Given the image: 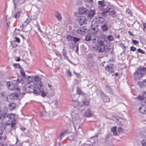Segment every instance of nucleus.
<instances>
[{"label": "nucleus", "instance_id": "9b49d317", "mask_svg": "<svg viewBox=\"0 0 146 146\" xmlns=\"http://www.w3.org/2000/svg\"><path fill=\"white\" fill-rule=\"evenodd\" d=\"M66 39L68 41H73L75 43H76L80 40V38H78L74 37L71 35H68L66 37Z\"/></svg>", "mask_w": 146, "mask_h": 146}, {"label": "nucleus", "instance_id": "13d9d810", "mask_svg": "<svg viewBox=\"0 0 146 146\" xmlns=\"http://www.w3.org/2000/svg\"><path fill=\"white\" fill-rule=\"evenodd\" d=\"M126 11L129 14H130V15L132 14V13L129 9H127L126 10Z\"/></svg>", "mask_w": 146, "mask_h": 146}, {"label": "nucleus", "instance_id": "603ef678", "mask_svg": "<svg viewBox=\"0 0 146 146\" xmlns=\"http://www.w3.org/2000/svg\"><path fill=\"white\" fill-rule=\"evenodd\" d=\"M137 51L139 52H140L142 54H144L145 53V52L143 50L141 49L140 48H139L137 49Z\"/></svg>", "mask_w": 146, "mask_h": 146}, {"label": "nucleus", "instance_id": "1a4fd4ad", "mask_svg": "<svg viewBox=\"0 0 146 146\" xmlns=\"http://www.w3.org/2000/svg\"><path fill=\"white\" fill-rule=\"evenodd\" d=\"M72 101L73 102V104L74 107H77L78 110L82 112L84 110V108L83 107L84 105L83 104L79 105V102L76 100L72 99Z\"/></svg>", "mask_w": 146, "mask_h": 146}, {"label": "nucleus", "instance_id": "aec40b11", "mask_svg": "<svg viewBox=\"0 0 146 146\" xmlns=\"http://www.w3.org/2000/svg\"><path fill=\"white\" fill-rule=\"evenodd\" d=\"M111 65H108L105 67L106 70L110 72H113V68L110 66Z\"/></svg>", "mask_w": 146, "mask_h": 146}, {"label": "nucleus", "instance_id": "393cba45", "mask_svg": "<svg viewBox=\"0 0 146 146\" xmlns=\"http://www.w3.org/2000/svg\"><path fill=\"white\" fill-rule=\"evenodd\" d=\"M76 92L78 94L82 95H84L85 94L78 87L77 88Z\"/></svg>", "mask_w": 146, "mask_h": 146}, {"label": "nucleus", "instance_id": "5701e85b", "mask_svg": "<svg viewBox=\"0 0 146 146\" xmlns=\"http://www.w3.org/2000/svg\"><path fill=\"white\" fill-rule=\"evenodd\" d=\"M16 104L15 103H11L9 105V109L11 110L15 109L16 108Z\"/></svg>", "mask_w": 146, "mask_h": 146}, {"label": "nucleus", "instance_id": "a19ab883", "mask_svg": "<svg viewBox=\"0 0 146 146\" xmlns=\"http://www.w3.org/2000/svg\"><path fill=\"white\" fill-rule=\"evenodd\" d=\"M84 104L86 105H88L89 103V101L88 99H85L84 101Z\"/></svg>", "mask_w": 146, "mask_h": 146}, {"label": "nucleus", "instance_id": "9d476101", "mask_svg": "<svg viewBox=\"0 0 146 146\" xmlns=\"http://www.w3.org/2000/svg\"><path fill=\"white\" fill-rule=\"evenodd\" d=\"M33 80L31 81H30L29 82H28L26 86V92L28 93H31L33 91V89H32V87H33L32 85Z\"/></svg>", "mask_w": 146, "mask_h": 146}, {"label": "nucleus", "instance_id": "bb28decb", "mask_svg": "<svg viewBox=\"0 0 146 146\" xmlns=\"http://www.w3.org/2000/svg\"><path fill=\"white\" fill-rule=\"evenodd\" d=\"M76 43L74 42H70L69 43V47L71 49H73L76 46Z\"/></svg>", "mask_w": 146, "mask_h": 146}, {"label": "nucleus", "instance_id": "c03bdc74", "mask_svg": "<svg viewBox=\"0 0 146 146\" xmlns=\"http://www.w3.org/2000/svg\"><path fill=\"white\" fill-rule=\"evenodd\" d=\"M108 39L110 41H112L113 40V36L111 35L108 36L107 37Z\"/></svg>", "mask_w": 146, "mask_h": 146}, {"label": "nucleus", "instance_id": "3c124183", "mask_svg": "<svg viewBox=\"0 0 146 146\" xmlns=\"http://www.w3.org/2000/svg\"><path fill=\"white\" fill-rule=\"evenodd\" d=\"M136 50V48L135 47L131 46L130 47V50L133 51H135Z\"/></svg>", "mask_w": 146, "mask_h": 146}, {"label": "nucleus", "instance_id": "774afa93", "mask_svg": "<svg viewBox=\"0 0 146 146\" xmlns=\"http://www.w3.org/2000/svg\"><path fill=\"white\" fill-rule=\"evenodd\" d=\"M113 134L114 135L117 136V132L116 130L113 132Z\"/></svg>", "mask_w": 146, "mask_h": 146}, {"label": "nucleus", "instance_id": "c756f323", "mask_svg": "<svg viewBox=\"0 0 146 146\" xmlns=\"http://www.w3.org/2000/svg\"><path fill=\"white\" fill-rule=\"evenodd\" d=\"M56 17L59 21H60L62 19L61 14L58 12H56L55 15Z\"/></svg>", "mask_w": 146, "mask_h": 146}, {"label": "nucleus", "instance_id": "0e129e2a", "mask_svg": "<svg viewBox=\"0 0 146 146\" xmlns=\"http://www.w3.org/2000/svg\"><path fill=\"white\" fill-rule=\"evenodd\" d=\"M143 23V31H145V29L146 28V24L145 23Z\"/></svg>", "mask_w": 146, "mask_h": 146}, {"label": "nucleus", "instance_id": "7c9ffc66", "mask_svg": "<svg viewBox=\"0 0 146 146\" xmlns=\"http://www.w3.org/2000/svg\"><path fill=\"white\" fill-rule=\"evenodd\" d=\"M30 19L28 18L27 20L25 21L24 23L22 24V27H24L26 26L30 22Z\"/></svg>", "mask_w": 146, "mask_h": 146}, {"label": "nucleus", "instance_id": "0eeeda50", "mask_svg": "<svg viewBox=\"0 0 146 146\" xmlns=\"http://www.w3.org/2000/svg\"><path fill=\"white\" fill-rule=\"evenodd\" d=\"M20 93V90H18V91H16L15 93L11 94L8 96L6 97L7 101L9 102V101H10V100H9V99L14 100H17L19 97Z\"/></svg>", "mask_w": 146, "mask_h": 146}, {"label": "nucleus", "instance_id": "ddd939ff", "mask_svg": "<svg viewBox=\"0 0 146 146\" xmlns=\"http://www.w3.org/2000/svg\"><path fill=\"white\" fill-rule=\"evenodd\" d=\"M143 96H139L137 97V98L140 100L143 101L146 104V92H143Z\"/></svg>", "mask_w": 146, "mask_h": 146}, {"label": "nucleus", "instance_id": "a211bd4d", "mask_svg": "<svg viewBox=\"0 0 146 146\" xmlns=\"http://www.w3.org/2000/svg\"><path fill=\"white\" fill-rule=\"evenodd\" d=\"M98 4L100 5L99 6V8L100 9L102 10L103 11L104 9H106L105 8H103V7H104L105 6L104 1L103 0L102 1H98Z\"/></svg>", "mask_w": 146, "mask_h": 146}, {"label": "nucleus", "instance_id": "a18cd8bd", "mask_svg": "<svg viewBox=\"0 0 146 146\" xmlns=\"http://www.w3.org/2000/svg\"><path fill=\"white\" fill-rule=\"evenodd\" d=\"M21 146H30V144L29 143L24 142L22 143Z\"/></svg>", "mask_w": 146, "mask_h": 146}, {"label": "nucleus", "instance_id": "6e6552de", "mask_svg": "<svg viewBox=\"0 0 146 146\" xmlns=\"http://www.w3.org/2000/svg\"><path fill=\"white\" fill-rule=\"evenodd\" d=\"M8 89L10 90H14L16 92L20 90V89L18 88L17 84H13L11 82H7L6 83Z\"/></svg>", "mask_w": 146, "mask_h": 146}, {"label": "nucleus", "instance_id": "4d7b16f0", "mask_svg": "<svg viewBox=\"0 0 146 146\" xmlns=\"http://www.w3.org/2000/svg\"><path fill=\"white\" fill-rule=\"evenodd\" d=\"M94 55L92 54H88V57L90 58H94Z\"/></svg>", "mask_w": 146, "mask_h": 146}, {"label": "nucleus", "instance_id": "f03ea898", "mask_svg": "<svg viewBox=\"0 0 146 146\" xmlns=\"http://www.w3.org/2000/svg\"><path fill=\"white\" fill-rule=\"evenodd\" d=\"M33 79L34 81L33 82L34 90L33 92L35 95H38L40 94L41 92L40 88L43 85V84L41 82L39 78L36 76H35Z\"/></svg>", "mask_w": 146, "mask_h": 146}, {"label": "nucleus", "instance_id": "4c0bfd02", "mask_svg": "<svg viewBox=\"0 0 146 146\" xmlns=\"http://www.w3.org/2000/svg\"><path fill=\"white\" fill-rule=\"evenodd\" d=\"M20 73L21 75L24 78L26 77V76L25 74V73L24 72V70L22 69H20Z\"/></svg>", "mask_w": 146, "mask_h": 146}, {"label": "nucleus", "instance_id": "20e7f679", "mask_svg": "<svg viewBox=\"0 0 146 146\" xmlns=\"http://www.w3.org/2000/svg\"><path fill=\"white\" fill-rule=\"evenodd\" d=\"M5 120L7 121L6 124L7 125L11 124V128L15 127L16 124V120L15 119V115L13 114H10L8 115L7 116L4 117Z\"/></svg>", "mask_w": 146, "mask_h": 146}, {"label": "nucleus", "instance_id": "e2e57ef3", "mask_svg": "<svg viewBox=\"0 0 146 146\" xmlns=\"http://www.w3.org/2000/svg\"><path fill=\"white\" fill-rule=\"evenodd\" d=\"M142 85H144V86L146 87V79L144 80L142 82Z\"/></svg>", "mask_w": 146, "mask_h": 146}, {"label": "nucleus", "instance_id": "ea45409f", "mask_svg": "<svg viewBox=\"0 0 146 146\" xmlns=\"http://www.w3.org/2000/svg\"><path fill=\"white\" fill-rule=\"evenodd\" d=\"M111 135L109 134L108 135H107L106 136V137L105 138V140L107 141H109V139L111 138Z\"/></svg>", "mask_w": 146, "mask_h": 146}, {"label": "nucleus", "instance_id": "338daca9", "mask_svg": "<svg viewBox=\"0 0 146 146\" xmlns=\"http://www.w3.org/2000/svg\"><path fill=\"white\" fill-rule=\"evenodd\" d=\"M118 131L119 132H121L122 131L123 129L121 127H119L118 129Z\"/></svg>", "mask_w": 146, "mask_h": 146}, {"label": "nucleus", "instance_id": "f3484780", "mask_svg": "<svg viewBox=\"0 0 146 146\" xmlns=\"http://www.w3.org/2000/svg\"><path fill=\"white\" fill-rule=\"evenodd\" d=\"M88 12V10L83 7H81L79 9V13L80 14H86Z\"/></svg>", "mask_w": 146, "mask_h": 146}, {"label": "nucleus", "instance_id": "4468645a", "mask_svg": "<svg viewBox=\"0 0 146 146\" xmlns=\"http://www.w3.org/2000/svg\"><path fill=\"white\" fill-rule=\"evenodd\" d=\"M87 14V16L90 19H92L95 14V12L94 10H91L89 11H88Z\"/></svg>", "mask_w": 146, "mask_h": 146}, {"label": "nucleus", "instance_id": "2eb2a0df", "mask_svg": "<svg viewBox=\"0 0 146 146\" xmlns=\"http://www.w3.org/2000/svg\"><path fill=\"white\" fill-rule=\"evenodd\" d=\"M86 30H87V28L86 27H83L78 29L77 30V32L79 34H83L85 33Z\"/></svg>", "mask_w": 146, "mask_h": 146}, {"label": "nucleus", "instance_id": "cd10ccee", "mask_svg": "<svg viewBox=\"0 0 146 146\" xmlns=\"http://www.w3.org/2000/svg\"><path fill=\"white\" fill-rule=\"evenodd\" d=\"M96 21L99 23H102L104 21V19L102 17H99L96 19Z\"/></svg>", "mask_w": 146, "mask_h": 146}, {"label": "nucleus", "instance_id": "69168bd1", "mask_svg": "<svg viewBox=\"0 0 146 146\" xmlns=\"http://www.w3.org/2000/svg\"><path fill=\"white\" fill-rule=\"evenodd\" d=\"M90 143H85L82 145V146H89Z\"/></svg>", "mask_w": 146, "mask_h": 146}, {"label": "nucleus", "instance_id": "5fc2aeb1", "mask_svg": "<svg viewBox=\"0 0 146 146\" xmlns=\"http://www.w3.org/2000/svg\"><path fill=\"white\" fill-rule=\"evenodd\" d=\"M116 129H117V127L114 126V127H112L111 128V131L113 132L116 131Z\"/></svg>", "mask_w": 146, "mask_h": 146}, {"label": "nucleus", "instance_id": "052dcab7", "mask_svg": "<svg viewBox=\"0 0 146 146\" xmlns=\"http://www.w3.org/2000/svg\"><path fill=\"white\" fill-rule=\"evenodd\" d=\"M67 74L69 76H72V74L71 72L69 70H68L67 72Z\"/></svg>", "mask_w": 146, "mask_h": 146}, {"label": "nucleus", "instance_id": "6ab92c4d", "mask_svg": "<svg viewBox=\"0 0 146 146\" xmlns=\"http://www.w3.org/2000/svg\"><path fill=\"white\" fill-rule=\"evenodd\" d=\"M48 115H49V112H47L44 111H43L41 113L40 116L41 117L45 118L46 119H47V117L48 116Z\"/></svg>", "mask_w": 146, "mask_h": 146}, {"label": "nucleus", "instance_id": "79ce46f5", "mask_svg": "<svg viewBox=\"0 0 146 146\" xmlns=\"http://www.w3.org/2000/svg\"><path fill=\"white\" fill-rule=\"evenodd\" d=\"M96 22L95 21H92L91 23V26H98V24L96 23Z\"/></svg>", "mask_w": 146, "mask_h": 146}, {"label": "nucleus", "instance_id": "dca6fc26", "mask_svg": "<svg viewBox=\"0 0 146 146\" xmlns=\"http://www.w3.org/2000/svg\"><path fill=\"white\" fill-rule=\"evenodd\" d=\"M93 115V112L89 109L88 110L84 113L85 116L87 117H91Z\"/></svg>", "mask_w": 146, "mask_h": 146}, {"label": "nucleus", "instance_id": "4be33fe9", "mask_svg": "<svg viewBox=\"0 0 146 146\" xmlns=\"http://www.w3.org/2000/svg\"><path fill=\"white\" fill-rule=\"evenodd\" d=\"M101 28L104 31H108V25L106 23L104 24L101 26Z\"/></svg>", "mask_w": 146, "mask_h": 146}, {"label": "nucleus", "instance_id": "a878e982", "mask_svg": "<svg viewBox=\"0 0 146 146\" xmlns=\"http://www.w3.org/2000/svg\"><path fill=\"white\" fill-rule=\"evenodd\" d=\"M49 113V115H48V116L47 117V119L49 120L54 119V113L52 112H51Z\"/></svg>", "mask_w": 146, "mask_h": 146}, {"label": "nucleus", "instance_id": "39448f33", "mask_svg": "<svg viewBox=\"0 0 146 146\" xmlns=\"http://www.w3.org/2000/svg\"><path fill=\"white\" fill-rule=\"evenodd\" d=\"M98 42V44L97 46V50L99 52H104V47L108 44L107 41L103 39L100 40Z\"/></svg>", "mask_w": 146, "mask_h": 146}, {"label": "nucleus", "instance_id": "c9c22d12", "mask_svg": "<svg viewBox=\"0 0 146 146\" xmlns=\"http://www.w3.org/2000/svg\"><path fill=\"white\" fill-rule=\"evenodd\" d=\"M121 122L122 123V126H126L127 125V121L123 119H121Z\"/></svg>", "mask_w": 146, "mask_h": 146}, {"label": "nucleus", "instance_id": "c85d7f7f", "mask_svg": "<svg viewBox=\"0 0 146 146\" xmlns=\"http://www.w3.org/2000/svg\"><path fill=\"white\" fill-rule=\"evenodd\" d=\"M67 132V130H66L60 133L59 137L60 140L62 139V137L64 136L65 134Z\"/></svg>", "mask_w": 146, "mask_h": 146}, {"label": "nucleus", "instance_id": "de8ad7c7", "mask_svg": "<svg viewBox=\"0 0 146 146\" xmlns=\"http://www.w3.org/2000/svg\"><path fill=\"white\" fill-rule=\"evenodd\" d=\"M41 96L43 97H45L46 95V93L44 92V91H41Z\"/></svg>", "mask_w": 146, "mask_h": 146}, {"label": "nucleus", "instance_id": "e433bc0d", "mask_svg": "<svg viewBox=\"0 0 146 146\" xmlns=\"http://www.w3.org/2000/svg\"><path fill=\"white\" fill-rule=\"evenodd\" d=\"M91 39V36L89 35H87L86 36L85 40L86 41H90Z\"/></svg>", "mask_w": 146, "mask_h": 146}, {"label": "nucleus", "instance_id": "473e14b6", "mask_svg": "<svg viewBox=\"0 0 146 146\" xmlns=\"http://www.w3.org/2000/svg\"><path fill=\"white\" fill-rule=\"evenodd\" d=\"M62 54L64 56V59H68V57L66 55V51L65 49H63V50Z\"/></svg>", "mask_w": 146, "mask_h": 146}, {"label": "nucleus", "instance_id": "6e6d98bb", "mask_svg": "<svg viewBox=\"0 0 146 146\" xmlns=\"http://www.w3.org/2000/svg\"><path fill=\"white\" fill-rule=\"evenodd\" d=\"M132 42L133 44L136 45L138 44L139 43L137 41L135 40H133Z\"/></svg>", "mask_w": 146, "mask_h": 146}, {"label": "nucleus", "instance_id": "bf43d9fd", "mask_svg": "<svg viewBox=\"0 0 146 146\" xmlns=\"http://www.w3.org/2000/svg\"><path fill=\"white\" fill-rule=\"evenodd\" d=\"M90 4L88 5V4H85L86 7L88 8H90L92 7V5L91 3H90Z\"/></svg>", "mask_w": 146, "mask_h": 146}, {"label": "nucleus", "instance_id": "680f3d73", "mask_svg": "<svg viewBox=\"0 0 146 146\" xmlns=\"http://www.w3.org/2000/svg\"><path fill=\"white\" fill-rule=\"evenodd\" d=\"M76 46L77 47L76 49V53H77L78 50V44L76 43Z\"/></svg>", "mask_w": 146, "mask_h": 146}, {"label": "nucleus", "instance_id": "58836bf2", "mask_svg": "<svg viewBox=\"0 0 146 146\" xmlns=\"http://www.w3.org/2000/svg\"><path fill=\"white\" fill-rule=\"evenodd\" d=\"M21 13V12L20 11L17 12L15 14V18H19L20 16Z\"/></svg>", "mask_w": 146, "mask_h": 146}, {"label": "nucleus", "instance_id": "7ed1b4c3", "mask_svg": "<svg viewBox=\"0 0 146 146\" xmlns=\"http://www.w3.org/2000/svg\"><path fill=\"white\" fill-rule=\"evenodd\" d=\"M146 67H140L138 68L134 73V79L137 80L141 79L145 75Z\"/></svg>", "mask_w": 146, "mask_h": 146}, {"label": "nucleus", "instance_id": "864d4df0", "mask_svg": "<svg viewBox=\"0 0 146 146\" xmlns=\"http://www.w3.org/2000/svg\"><path fill=\"white\" fill-rule=\"evenodd\" d=\"M140 134L142 136H146V132L144 131H141L140 133Z\"/></svg>", "mask_w": 146, "mask_h": 146}, {"label": "nucleus", "instance_id": "f257e3e1", "mask_svg": "<svg viewBox=\"0 0 146 146\" xmlns=\"http://www.w3.org/2000/svg\"><path fill=\"white\" fill-rule=\"evenodd\" d=\"M72 122L76 131V134L79 136V137H81L83 132L82 129L80 128L81 119L78 114H76L74 115V113H72Z\"/></svg>", "mask_w": 146, "mask_h": 146}, {"label": "nucleus", "instance_id": "49530a36", "mask_svg": "<svg viewBox=\"0 0 146 146\" xmlns=\"http://www.w3.org/2000/svg\"><path fill=\"white\" fill-rule=\"evenodd\" d=\"M14 41L15 42H20V39L17 37H14Z\"/></svg>", "mask_w": 146, "mask_h": 146}, {"label": "nucleus", "instance_id": "72a5a7b5", "mask_svg": "<svg viewBox=\"0 0 146 146\" xmlns=\"http://www.w3.org/2000/svg\"><path fill=\"white\" fill-rule=\"evenodd\" d=\"M74 134L73 133H70L68 136V138L70 141H72L74 140Z\"/></svg>", "mask_w": 146, "mask_h": 146}, {"label": "nucleus", "instance_id": "8fccbe9b", "mask_svg": "<svg viewBox=\"0 0 146 146\" xmlns=\"http://www.w3.org/2000/svg\"><path fill=\"white\" fill-rule=\"evenodd\" d=\"M117 124L118 125L122 126V123L121 122V119L118 120L117 121Z\"/></svg>", "mask_w": 146, "mask_h": 146}, {"label": "nucleus", "instance_id": "412c9836", "mask_svg": "<svg viewBox=\"0 0 146 146\" xmlns=\"http://www.w3.org/2000/svg\"><path fill=\"white\" fill-rule=\"evenodd\" d=\"M139 111L142 113H146V107L143 106L139 109Z\"/></svg>", "mask_w": 146, "mask_h": 146}, {"label": "nucleus", "instance_id": "f704fd0d", "mask_svg": "<svg viewBox=\"0 0 146 146\" xmlns=\"http://www.w3.org/2000/svg\"><path fill=\"white\" fill-rule=\"evenodd\" d=\"M111 49L109 47H108L107 45H106L105 47H104V51H105L106 52H110Z\"/></svg>", "mask_w": 146, "mask_h": 146}, {"label": "nucleus", "instance_id": "423d86ee", "mask_svg": "<svg viewBox=\"0 0 146 146\" xmlns=\"http://www.w3.org/2000/svg\"><path fill=\"white\" fill-rule=\"evenodd\" d=\"M108 13H109V15L113 17L114 18L116 17V12L109 7H107L106 9H104V11L102 13V14L103 16L106 17L107 14Z\"/></svg>", "mask_w": 146, "mask_h": 146}, {"label": "nucleus", "instance_id": "b1692460", "mask_svg": "<svg viewBox=\"0 0 146 146\" xmlns=\"http://www.w3.org/2000/svg\"><path fill=\"white\" fill-rule=\"evenodd\" d=\"M102 99L103 102H108L110 100V98L109 97L104 94L102 96Z\"/></svg>", "mask_w": 146, "mask_h": 146}, {"label": "nucleus", "instance_id": "f8f14e48", "mask_svg": "<svg viewBox=\"0 0 146 146\" xmlns=\"http://www.w3.org/2000/svg\"><path fill=\"white\" fill-rule=\"evenodd\" d=\"M77 20L81 25L86 23L87 20L83 16H81L78 17L77 18Z\"/></svg>", "mask_w": 146, "mask_h": 146}, {"label": "nucleus", "instance_id": "37998d69", "mask_svg": "<svg viewBox=\"0 0 146 146\" xmlns=\"http://www.w3.org/2000/svg\"><path fill=\"white\" fill-rule=\"evenodd\" d=\"M98 26H91V28L94 30V31H97L98 30Z\"/></svg>", "mask_w": 146, "mask_h": 146}, {"label": "nucleus", "instance_id": "2f4dec72", "mask_svg": "<svg viewBox=\"0 0 146 146\" xmlns=\"http://www.w3.org/2000/svg\"><path fill=\"white\" fill-rule=\"evenodd\" d=\"M99 41L98 37L94 36L93 37V38L92 39V41L94 43H96L97 42H98Z\"/></svg>", "mask_w": 146, "mask_h": 146}, {"label": "nucleus", "instance_id": "09e8293b", "mask_svg": "<svg viewBox=\"0 0 146 146\" xmlns=\"http://www.w3.org/2000/svg\"><path fill=\"white\" fill-rule=\"evenodd\" d=\"M13 66H14L15 67L17 68H19L20 67V65H19V64H14L13 65Z\"/></svg>", "mask_w": 146, "mask_h": 146}]
</instances>
